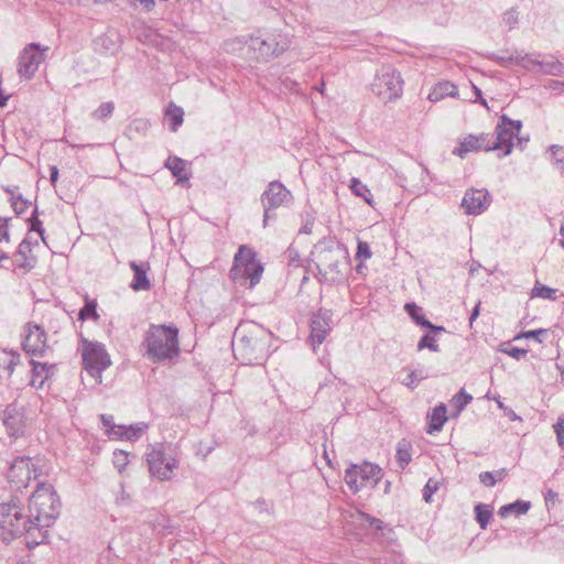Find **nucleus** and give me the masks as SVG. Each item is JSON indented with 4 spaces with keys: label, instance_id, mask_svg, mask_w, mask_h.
<instances>
[{
    "label": "nucleus",
    "instance_id": "1",
    "mask_svg": "<svg viewBox=\"0 0 564 564\" xmlns=\"http://www.w3.org/2000/svg\"><path fill=\"white\" fill-rule=\"evenodd\" d=\"M29 513L23 512L21 501L13 495L0 503V538L10 542L24 536L28 547H34L48 538V528L61 512V500L51 484L37 482L29 498Z\"/></svg>",
    "mask_w": 564,
    "mask_h": 564
},
{
    "label": "nucleus",
    "instance_id": "2",
    "mask_svg": "<svg viewBox=\"0 0 564 564\" xmlns=\"http://www.w3.org/2000/svg\"><path fill=\"white\" fill-rule=\"evenodd\" d=\"M273 334L262 325L247 321L240 323L234 333V356L242 365H263L271 352Z\"/></svg>",
    "mask_w": 564,
    "mask_h": 564
},
{
    "label": "nucleus",
    "instance_id": "3",
    "mask_svg": "<svg viewBox=\"0 0 564 564\" xmlns=\"http://www.w3.org/2000/svg\"><path fill=\"white\" fill-rule=\"evenodd\" d=\"M147 357L153 362L178 356V329L175 326L151 325L144 336Z\"/></svg>",
    "mask_w": 564,
    "mask_h": 564
},
{
    "label": "nucleus",
    "instance_id": "4",
    "mask_svg": "<svg viewBox=\"0 0 564 564\" xmlns=\"http://www.w3.org/2000/svg\"><path fill=\"white\" fill-rule=\"evenodd\" d=\"M236 45H248V56L258 62H268L278 57L289 48V42L282 36H240L232 40V52Z\"/></svg>",
    "mask_w": 564,
    "mask_h": 564
},
{
    "label": "nucleus",
    "instance_id": "5",
    "mask_svg": "<svg viewBox=\"0 0 564 564\" xmlns=\"http://www.w3.org/2000/svg\"><path fill=\"white\" fill-rule=\"evenodd\" d=\"M263 273V265L257 260L256 253L247 246H241L234 259L229 275L234 281L240 278L250 280V288L259 283Z\"/></svg>",
    "mask_w": 564,
    "mask_h": 564
},
{
    "label": "nucleus",
    "instance_id": "6",
    "mask_svg": "<svg viewBox=\"0 0 564 564\" xmlns=\"http://www.w3.org/2000/svg\"><path fill=\"white\" fill-rule=\"evenodd\" d=\"M82 359L84 369L98 382L101 381V373L111 361L106 348L97 341L82 339Z\"/></svg>",
    "mask_w": 564,
    "mask_h": 564
},
{
    "label": "nucleus",
    "instance_id": "7",
    "mask_svg": "<svg viewBox=\"0 0 564 564\" xmlns=\"http://www.w3.org/2000/svg\"><path fill=\"white\" fill-rule=\"evenodd\" d=\"M403 80L399 72L392 66L384 65L378 69L372 83L371 91L383 100H393L402 93Z\"/></svg>",
    "mask_w": 564,
    "mask_h": 564
},
{
    "label": "nucleus",
    "instance_id": "8",
    "mask_svg": "<svg viewBox=\"0 0 564 564\" xmlns=\"http://www.w3.org/2000/svg\"><path fill=\"white\" fill-rule=\"evenodd\" d=\"M381 477V468L370 463L351 464L345 471V482L352 492L366 486L375 487Z\"/></svg>",
    "mask_w": 564,
    "mask_h": 564
},
{
    "label": "nucleus",
    "instance_id": "9",
    "mask_svg": "<svg viewBox=\"0 0 564 564\" xmlns=\"http://www.w3.org/2000/svg\"><path fill=\"white\" fill-rule=\"evenodd\" d=\"M149 471L159 480H169L176 467V459L173 454L166 452L164 445L160 444L147 454Z\"/></svg>",
    "mask_w": 564,
    "mask_h": 564
},
{
    "label": "nucleus",
    "instance_id": "10",
    "mask_svg": "<svg viewBox=\"0 0 564 564\" xmlns=\"http://www.w3.org/2000/svg\"><path fill=\"white\" fill-rule=\"evenodd\" d=\"M260 199L263 206V227H267L268 220L275 216L271 210L291 203L293 195L281 182L272 181L261 194Z\"/></svg>",
    "mask_w": 564,
    "mask_h": 564
},
{
    "label": "nucleus",
    "instance_id": "11",
    "mask_svg": "<svg viewBox=\"0 0 564 564\" xmlns=\"http://www.w3.org/2000/svg\"><path fill=\"white\" fill-rule=\"evenodd\" d=\"M48 47H42L39 43L28 44L18 57V74L21 79L30 80L34 77L40 64L44 61V52Z\"/></svg>",
    "mask_w": 564,
    "mask_h": 564
},
{
    "label": "nucleus",
    "instance_id": "12",
    "mask_svg": "<svg viewBox=\"0 0 564 564\" xmlns=\"http://www.w3.org/2000/svg\"><path fill=\"white\" fill-rule=\"evenodd\" d=\"M522 128L520 120H512L507 115H502L496 126L495 133L491 135V143L495 150L505 149L503 155H509L513 148V138L518 135Z\"/></svg>",
    "mask_w": 564,
    "mask_h": 564
},
{
    "label": "nucleus",
    "instance_id": "13",
    "mask_svg": "<svg viewBox=\"0 0 564 564\" xmlns=\"http://www.w3.org/2000/svg\"><path fill=\"white\" fill-rule=\"evenodd\" d=\"M39 476L37 468L30 457H17L10 465L8 479L12 490L21 491L26 488L32 478Z\"/></svg>",
    "mask_w": 564,
    "mask_h": 564
},
{
    "label": "nucleus",
    "instance_id": "14",
    "mask_svg": "<svg viewBox=\"0 0 564 564\" xmlns=\"http://www.w3.org/2000/svg\"><path fill=\"white\" fill-rule=\"evenodd\" d=\"M347 250L343 246L323 248L317 256V268L319 272L324 270L325 274H332L335 281L341 276L339 270L340 259H345Z\"/></svg>",
    "mask_w": 564,
    "mask_h": 564
},
{
    "label": "nucleus",
    "instance_id": "15",
    "mask_svg": "<svg viewBox=\"0 0 564 564\" xmlns=\"http://www.w3.org/2000/svg\"><path fill=\"white\" fill-rule=\"evenodd\" d=\"M2 422L10 438L17 440L23 436L26 429L24 408L15 402L10 403L3 411Z\"/></svg>",
    "mask_w": 564,
    "mask_h": 564
},
{
    "label": "nucleus",
    "instance_id": "16",
    "mask_svg": "<svg viewBox=\"0 0 564 564\" xmlns=\"http://www.w3.org/2000/svg\"><path fill=\"white\" fill-rule=\"evenodd\" d=\"M25 336L22 340L24 351L32 356L42 357L48 348L46 344V333L37 324H26Z\"/></svg>",
    "mask_w": 564,
    "mask_h": 564
},
{
    "label": "nucleus",
    "instance_id": "17",
    "mask_svg": "<svg viewBox=\"0 0 564 564\" xmlns=\"http://www.w3.org/2000/svg\"><path fill=\"white\" fill-rule=\"evenodd\" d=\"M489 192L485 188H469L465 192L462 207L468 215H479L490 205Z\"/></svg>",
    "mask_w": 564,
    "mask_h": 564
},
{
    "label": "nucleus",
    "instance_id": "18",
    "mask_svg": "<svg viewBox=\"0 0 564 564\" xmlns=\"http://www.w3.org/2000/svg\"><path fill=\"white\" fill-rule=\"evenodd\" d=\"M333 325V313L329 310L321 308L311 319V335L310 338L313 345H321L327 334L330 332Z\"/></svg>",
    "mask_w": 564,
    "mask_h": 564
},
{
    "label": "nucleus",
    "instance_id": "19",
    "mask_svg": "<svg viewBox=\"0 0 564 564\" xmlns=\"http://www.w3.org/2000/svg\"><path fill=\"white\" fill-rule=\"evenodd\" d=\"M491 134L481 133L479 135L469 134L453 150V154L464 159L469 152L492 151L495 147L491 143Z\"/></svg>",
    "mask_w": 564,
    "mask_h": 564
},
{
    "label": "nucleus",
    "instance_id": "20",
    "mask_svg": "<svg viewBox=\"0 0 564 564\" xmlns=\"http://www.w3.org/2000/svg\"><path fill=\"white\" fill-rule=\"evenodd\" d=\"M133 271V279L130 283V288L134 291H148L151 288L150 280L147 276V272L150 269L149 263L131 261L129 263Z\"/></svg>",
    "mask_w": 564,
    "mask_h": 564
},
{
    "label": "nucleus",
    "instance_id": "21",
    "mask_svg": "<svg viewBox=\"0 0 564 564\" xmlns=\"http://www.w3.org/2000/svg\"><path fill=\"white\" fill-rule=\"evenodd\" d=\"M30 362L32 365L30 386L41 389L45 380L53 373L54 366L34 360H31Z\"/></svg>",
    "mask_w": 564,
    "mask_h": 564
},
{
    "label": "nucleus",
    "instance_id": "22",
    "mask_svg": "<svg viewBox=\"0 0 564 564\" xmlns=\"http://www.w3.org/2000/svg\"><path fill=\"white\" fill-rule=\"evenodd\" d=\"M1 188L10 195V204L17 216H21L31 205V202L19 193L18 186L2 185Z\"/></svg>",
    "mask_w": 564,
    "mask_h": 564
},
{
    "label": "nucleus",
    "instance_id": "23",
    "mask_svg": "<svg viewBox=\"0 0 564 564\" xmlns=\"http://www.w3.org/2000/svg\"><path fill=\"white\" fill-rule=\"evenodd\" d=\"M405 312L415 322V324L429 328L434 333L445 332L443 326L433 325L425 316L422 314V307L416 305L414 302L406 303L404 305Z\"/></svg>",
    "mask_w": 564,
    "mask_h": 564
},
{
    "label": "nucleus",
    "instance_id": "24",
    "mask_svg": "<svg viewBox=\"0 0 564 564\" xmlns=\"http://www.w3.org/2000/svg\"><path fill=\"white\" fill-rule=\"evenodd\" d=\"M447 408L444 403L437 404L431 413L427 414L429 427L427 433L434 434L443 429L444 423L447 421Z\"/></svg>",
    "mask_w": 564,
    "mask_h": 564
},
{
    "label": "nucleus",
    "instance_id": "25",
    "mask_svg": "<svg viewBox=\"0 0 564 564\" xmlns=\"http://www.w3.org/2000/svg\"><path fill=\"white\" fill-rule=\"evenodd\" d=\"M165 166L171 171L173 176L177 178L178 184H183L188 181L189 176L186 173L185 160L177 156H170L165 162Z\"/></svg>",
    "mask_w": 564,
    "mask_h": 564
},
{
    "label": "nucleus",
    "instance_id": "26",
    "mask_svg": "<svg viewBox=\"0 0 564 564\" xmlns=\"http://www.w3.org/2000/svg\"><path fill=\"white\" fill-rule=\"evenodd\" d=\"M458 95L456 85L451 82H441L436 84L433 90L429 94L431 101H438L444 97H455Z\"/></svg>",
    "mask_w": 564,
    "mask_h": 564
},
{
    "label": "nucleus",
    "instance_id": "27",
    "mask_svg": "<svg viewBox=\"0 0 564 564\" xmlns=\"http://www.w3.org/2000/svg\"><path fill=\"white\" fill-rule=\"evenodd\" d=\"M531 508V502L525 500H517L512 503L505 505L498 510V514L501 518L514 514L516 517L525 514Z\"/></svg>",
    "mask_w": 564,
    "mask_h": 564
},
{
    "label": "nucleus",
    "instance_id": "28",
    "mask_svg": "<svg viewBox=\"0 0 564 564\" xmlns=\"http://www.w3.org/2000/svg\"><path fill=\"white\" fill-rule=\"evenodd\" d=\"M412 445L406 440H401L397 445L395 458L399 467L404 469L412 459Z\"/></svg>",
    "mask_w": 564,
    "mask_h": 564
},
{
    "label": "nucleus",
    "instance_id": "29",
    "mask_svg": "<svg viewBox=\"0 0 564 564\" xmlns=\"http://www.w3.org/2000/svg\"><path fill=\"white\" fill-rule=\"evenodd\" d=\"M491 61L498 63L502 67H509L511 65H524L527 56H520V53L510 54V55H500L497 53H491L488 56Z\"/></svg>",
    "mask_w": 564,
    "mask_h": 564
},
{
    "label": "nucleus",
    "instance_id": "30",
    "mask_svg": "<svg viewBox=\"0 0 564 564\" xmlns=\"http://www.w3.org/2000/svg\"><path fill=\"white\" fill-rule=\"evenodd\" d=\"M492 507L486 503H477L474 508L475 519L479 527L485 530L492 518Z\"/></svg>",
    "mask_w": 564,
    "mask_h": 564
},
{
    "label": "nucleus",
    "instance_id": "31",
    "mask_svg": "<svg viewBox=\"0 0 564 564\" xmlns=\"http://www.w3.org/2000/svg\"><path fill=\"white\" fill-rule=\"evenodd\" d=\"M349 188L356 196L361 197L368 205H372L371 191L359 178L352 177L350 180Z\"/></svg>",
    "mask_w": 564,
    "mask_h": 564
},
{
    "label": "nucleus",
    "instance_id": "32",
    "mask_svg": "<svg viewBox=\"0 0 564 564\" xmlns=\"http://www.w3.org/2000/svg\"><path fill=\"white\" fill-rule=\"evenodd\" d=\"M165 116L170 121L171 131H177L178 127L183 123V109L178 106L170 105L165 111Z\"/></svg>",
    "mask_w": 564,
    "mask_h": 564
},
{
    "label": "nucleus",
    "instance_id": "33",
    "mask_svg": "<svg viewBox=\"0 0 564 564\" xmlns=\"http://www.w3.org/2000/svg\"><path fill=\"white\" fill-rule=\"evenodd\" d=\"M538 66L541 72L545 75L558 76L563 73L564 66L563 64L556 59L551 57L547 61H539Z\"/></svg>",
    "mask_w": 564,
    "mask_h": 564
},
{
    "label": "nucleus",
    "instance_id": "34",
    "mask_svg": "<svg viewBox=\"0 0 564 564\" xmlns=\"http://www.w3.org/2000/svg\"><path fill=\"white\" fill-rule=\"evenodd\" d=\"M426 378H429V375L424 369H415L411 370L406 377L401 380V383L410 389H414L422 380Z\"/></svg>",
    "mask_w": 564,
    "mask_h": 564
},
{
    "label": "nucleus",
    "instance_id": "35",
    "mask_svg": "<svg viewBox=\"0 0 564 564\" xmlns=\"http://www.w3.org/2000/svg\"><path fill=\"white\" fill-rule=\"evenodd\" d=\"M473 397L467 393L464 389L457 392L451 400L452 405L455 408V415H459L460 412L471 402Z\"/></svg>",
    "mask_w": 564,
    "mask_h": 564
},
{
    "label": "nucleus",
    "instance_id": "36",
    "mask_svg": "<svg viewBox=\"0 0 564 564\" xmlns=\"http://www.w3.org/2000/svg\"><path fill=\"white\" fill-rule=\"evenodd\" d=\"M532 297H541L546 300H556V290L550 286L543 285L536 281L534 288L531 291Z\"/></svg>",
    "mask_w": 564,
    "mask_h": 564
},
{
    "label": "nucleus",
    "instance_id": "37",
    "mask_svg": "<svg viewBox=\"0 0 564 564\" xmlns=\"http://www.w3.org/2000/svg\"><path fill=\"white\" fill-rule=\"evenodd\" d=\"M78 318L82 321L94 319L97 321L99 315L97 313V303L91 300H86L85 305L80 308L78 313Z\"/></svg>",
    "mask_w": 564,
    "mask_h": 564
},
{
    "label": "nucleus",
    "instance_id": "38",
    "mask_svg": "<svg viewBox=\"0 0 564 564\" xmlns=\"http://www.w3.org/2000/svg\"><path fill=\"white\" fill-rule=\"evenodd\" d=\"M147 429H148V425L145 423H137V424L126 425L123 440H127V441L139 440Z\"/></svg>",
    "mask_w": 564,
    "mask_h": 564
},
{
    "label": "nucleus",
    "instance_id": "39",
    "mask_svg": "<svg viewBox=\"0 0 564 564\" xmlns=\"http://www.w3.org/2000/svg\"><path fill=\"white\" fill-rule=\"evenodd\" d=\"M115 110V104L112 101L102 102L95 111L91 117L97 120H106L111 117Z\"/></svg>",
    "mask_w": 564,
    "mask_h": 564
},
{
    "label": "nucleus",
    "instance_id": "40",
    "mask_svg": "<svg viewBox=\"0 0 564 564\" xmlns=\"http://www.w3.org/2000/svg\"><path fill=\"white\" fill-rule=\"evenodd\" d=\"M425 348L435 352L440 351V346L436 344L435 336L431 334H425L421 337L417 344V350H422Z\"/></svg>",
    "mask_w": 564,
    "mask_h": 564
},
{
    "label": "nucleus",
    "instance_id": "41",
    "mask_svg": "<svg viewBox=\"0 0 564 564\" xmlns=\"http://www.w3.org/2000/svg\"><path fill=\"white\" fill-rule=\"evenodd\" d=\"M549 330L545 328H539L533 330H527L522 332L519 335L514 337V340H518L520 338H534L536 341L542 343L543 337L547 335Z\"/></svg>",
    "mask_w": 564,
    "mask_h": 564
},
{
    "label": "nucleus",
    "instance_id": "42",
    "mask_svg": "<svg viewBox=\"0 0 564 564\" xmlns=\"http://www.w3.org/2000/svg\"><path fill=\"white\" fill-rule=\"evenodd\" d=\"M113 465L119 473H122L128 464V454L124 451L117 449L113 452Z\"/></svg>",
    "mask_w": 564,
    "mask_h": 564
},
{
    "label": "nucleus",
    "instance_id": "43",
    "mask_svg": "<svg viewBox=\"0 0 564 564\" xmlns=\"http://www.w3.org/2000/svg\"><path fill=\"white\" fill-rule=\"evenodd\" d=\"M503 23L509 26L510 30L514 29L519 21V12L517 9L511 8L503 13Z\"/></svg>",
    "mask_w": 564,
    "mask_h": 564
},
{
    "label": "nucleus",
    "instance_id": "44",
    "mask_svg": "<svg viewBox=\"0 0 564 564\" xmlns=\"http://www.w3.org/2000/svg\"><path fill=\"white\" fill-rule=\"evenodd\" d=\"M4 355L6 369L8 370L9 376H11L14 371L15 366L20 362V355L14 351H4Z\"/></svg>",
    "mask_w": 564,
    "mask_h": 564
},
{
    "label": "nucleus",
    "instance_id": "45",
    "mask_svg": "<svg viewBox=\"0 0 564 564\" xmlns=\"http://www.w3.org/2000/svg\"><path fill=\"white\" fill-rule=\"evenodd\" d=\"M37 245V241L35 240L34 242L31 241L30 237L26 236L24 237V239L21 241V243L19 245L18 247V250L15 252L17 256H20L21 258H25V256L31 252L32 250V247L33 246H36Z\"/></svg>",
    "mask_w": 564,
    "mask_h": 564
},
{
    "label": "nucleus",
    "instance_id": "46",
    "mask_svg": "<svg viewBox=\"0 0 564 564\" xmlns=\"http://www.w3.org/2000/svg\"><path fill=\"white\" fill-rule=\"evenodd\" d=\"M371 256H372V252L370 250L369 245L366 241L359 240L358 245H357L356 258L361 261H365V260L370 259Z\"/></svg>",
    "mask_w": 564,
    "mask_h": 564
},
{
    "label": "nucleus",
    "instance_id": "47",
    "mask_svg": "<svg viewBox=\"0 0 564 564\" xmlns=\"http://www.w3.org/2000/svg\"><path fill=\"white\" fill-rule=\"evenodd\" d=\"M437 489H438V481L434 480L433 478H430L423 488V499L426 502H431L432 496L434 492L437 491Z\"/></svg>",
    "mask_w": 564,
    "mask_h": 564
},
{
    "label": "nucleus",
    "instance_id": "48",
    "mask_svg": "<svg viewBox=\"0 0 564 564\" xmlns=\"http://www.w3.org/2000/svg\"><path fill=\"white\" fill-rule=\"evenodd\" d=\"M551 151L554 156L556 167L564 172V147L552 145Z\"/></svg>",
    "mask_w": 564,
    "mask_h": 564
},
{
    "label": "nucleus",
    "instance_id": "49",
    "mask_svg": "<svg viewBox=\"0 0 564 564\" xmlns=\"http://www.w3.org/2000/svg\"><path fill=\"white\" fill-rule=\"evenodd\" d=\"M502 352L509 355L510 357L514 358L516 360H520L524 358L528 354L527 349L518 348V347H503L500 349Z\"/></svg>",
    "mask_w": 564,
    "mask_h": 564
},
{
    "label": "nucleus",
    "instance_id": "50",
    "mask_svg": "<svg viewBox=\"0 0 564 564\" xmlns=\"http://www.w3.org/2000/svg\"><path fill=\"white\" fill-rule=\"evenodd\" d=\"M124 431L126 425L116 424L115 426H110V430H106V434L110 438L123 440Z\"/></svg>",
    "mask_w": 564,
    "mask_h": 564
},
{
    "label": "nucleus",
    "instance_id": "51",
    "mask_svg": "<svg viewBox=\"0 0 564 564\" xmlns=\"http://www.w3.org/2000/svg\"><path fill=\"white\" fill-rule=\"evenodd\" d=\"M554 432L556 434V441L558 446L564 447V417H560L554 425Z\"/></svg>",
    "mask_w": 564,
    "mask_h": 564
},
{
    "label": "nucleus",
    "instance_id": "52",
    "mask_svg": "<svg viewBox=\"0 0 564 564\" xmlns=\"http://www.w3.org/2000/svg\"><path fill=\"white\" fill-rule=\"evenodd\" d=\"M9 221H10V218L0 217V242L2 240L7 241V242L10 241Z\"/></svg>",
    "mask_w": 564,
    "mask_h": 564
},
{
    "label": "nucleus",
    "instance_id": "53",
    "mask_svg": "<svg viewBox=\"0 0 564 564\" xmlns=\"http://www.w3.org/2000/svg\"><path fill=\"white\" fill-rule=\"evenodd\" d=\"M480 482L486 487H492L497 482V478L491 471H484L479 475Z\"/></svg>",
    "mask_w": 564,
    "mask_h": 564
},
{
    "label": "nucleus",
    "instance_id": "54",
    "mask_svg": "<svg viewBox=\"0 0 564 564\" xmlns=\"http://www.w3.org/2000/svg\"><path fill=\"white\" fill-rule=\"evenodd\" d=\"M285 258L288 259L290 264L300 262V253L299 251L290 246L286 251L284 252Z\"/></svg>",
    "mask_w": 564,
    "mask_h": 564
},
{
    "label": "nucleus",
    "instance_id": "55",
    "mask_svg": "<svg viewBox=\"0 0 564 564\" xmlns=\"http://www.w3.org/2000/svg\"><path fill=\"white\" fill-rule=\"evenodd\" d=\"M131 4L141 6L147 12H151L155 7V0H131Z\"/></svg>",
    "mask_w": 564,
    "mask_h": 564
},
{
    "label": "nucleus",
    "instance_id": "56",
    "mask_svg": "<svg viewBox=\"0 0 564 564\" xmlns=\"http://www.w3.org/2000/svg\"><path fill=\"white\" fill-rule=\"evenodd\" d=\"M520 56H527L524 65H520L521 67L531 70L534 66H538L539 59L533 58L530 54H520Z\"/></svg>",
    "mask_w": 564,
    "mask_h": 564
},
{
    "label": "nucleus",
    "instance_id": "57",
    "mask_svg": "<svg viewBox=\"0 0 564 564\" xmlns=\"http://www.w3.org/2000/svg\"><path fill=\"white\" fill-rule=\"evenodd\" d=\"M28 223L30 231L41 232L44 229L40 219H28Z\"/></svg>",
    "mask_w": 564,
    "mask_h": 564
},
{
    "label": "nucleus",
    "instance_id": "58",
    "mask_svg": "<svg viewBox=\"0 0 564 564\" xmlns=\"http://www.w3.org/2000/svg\"><path fill=\"white\" fill-rule=\"evenodd\" d=\"M366 520L368 521L369 525L377 529L382 530L383 529V522L380 519L373 518L371 516H365Z\"/></svg>",
    "mask_w": 564,
    "mask_h": 564
},
{
    "label": "nucleus",
    "instance_id": "59",
    "mask_svg": "<svg viewBox=\"0 0 564 564\" xmlns=\"http://www.w3.org/2000/svg\"><path fill=\"white\" fill-rule=\"evenodd\" d=\"M149 123L144 120L138 119L134 120L131 126L129 127L130 130L134 129L137 131L147 130Z\"/></svg>",
    "mask_w": 564,
    "mask_h": 564
},
{
    "label": "nucleus",
    "instance_id": "60",
    "mask_svg": "<svg viewBox=\"0 0 564 564\" xmlns=\"http://www.w3.org/2000/svg\"><path fill=\"white\" fill-rule=\"evenodd\" d=\"M100 421L102 425L106 427V430H110V426H115L116 423L113 422V416L109 414H101Z\"/></svg>",
    "mask_w": 564,
    "mask_h": 564
},
{
    "label": "nucleus",
    "instance_id": "61",
    "mask_svg": "<svg viewBox=\"0 0 564 564\" xmlns=\"http://www.w3.org/2000/svg\"><path fill=\"white\" fill-rule=\"evenodd\" d=\"M50 172H51V175H50V182L53 186H55L57 180H58V169L56 165H52L50 166Z\"/></svg>",
    "mask_w": 564,
    "mask_h": 564
},
{
    "label": "nucleus",
    "instance_id": "62",
    "mask_svg": "<svg viewBox=\"0 0 564 564\" xmlns=\"http://www.w3.org/2000/svg\"><path fill=\"white\" fill-rule=\"evenodd\" d=\"M18 267L25 271H30L34 268V263H32L25 256V258H22V262H20Z\"/></svg>",
    "mask_w": 564,
    "mask_h": 564
},
{
    "label": "nucleus",
    "instance_id": "63",
    "mask_svg": "<svg viewBox=\"0 0 564 564\" xmlns=\"http://www.w3.org/2000/svg\"><path fill=\"white\" fill-rule=\"evenodd\" d=\"M480 304H481L480 301H478V303L475 305L474 310L471 311V314L469 316V324H470V326L476 321V318L479 316Z\"/></svg>",
    "mask_w": 564,
    "mask_h": 564
},
{
    "label": "nucleus",
    "instance_id": "64",
    "mask_svg": "<svg viewBox=\"0 0 564 564\" xmlns=\"http://www.w3.org/2000/svg\"><path fill=\"white\" fill-rule=\"evenodd\" d=\"M505 415L510 420V421H520L521 417L510 408L506 409L505 411Z\"/></svg>",
    "mask_w": 564,
    "mask_h": 564
}]
</instances>
